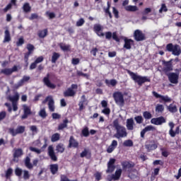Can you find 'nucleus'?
Masks as SVG:
<instances>
[{
  "label": "nucleus",
  "instance_id": "obj_23",
  "mask_svg": "<svg viewBox=\"0 0 181 181\" xmlns=\"http://www.w3.org/2000/svg\"><path fill=\"white\" fill-rule=\"evenodd\" d=\"M118 146V141L117 140L112 141L111 144L107 148V153H112L115 148Z\"/></svg>",
  "mask_w": 181,
  "mask_h": 181
},
{
  "label": "nucleus",
  "instance_id": "obj_54",
  "mask_svg": "<svg viewBox=\"0 0 181 181\" xmlns=\"http://www.w3.org/2000/svg\"><path fill=\"white\" fill-rule=\"evenodd\" d=\"M134 119L136 124H142V122H144V117H142V116H136Z\"/></svg>",
  "mask_w": 181,
  "mask_h": 181
},
{
  "label": "nucleus",
  "instance_id": "obj_5",
  "mask_svg": "<svg viewBox=\"0 0 181 181\" xmlns=\"http://www.w3.org/2000/svg\"><path fill=\"white\" fill-rule=\"evenodd\" d=\"M112 97L115 100V104L119 105L120 107H124L125 104V99H124V94H122V92H115Z\"/></svg>",
  "mask_w": 181,
  "mask_h": 181
},
{
  "label": "nucleus",
  "instance_id": "obj_2",
  "mask_svg": "<svg viewBox=\"0 0 181 181\" xmlns=\"http://www.w3.org/2000/svg\"><path fill=\"white\" fill-rule=\"evenodd\" d=\"M113 127L116 129V134H114V138L119 139V138H125L128 135L127 129L123 126L119 125V121L116 119L113 121Z\"/></svg>",
  "mask_w": 181,
  "mask_h": 181
},
{
  "label": "nucleus",
  "instance_id": "obj_63",
  "mask_svg": "<svg viewBox=\"0 0 181 181\" xmlns=\"http://www.w3.org/2000/svg\"><path fill=\"white\" fill-rule=\"evenodd\" d=\"M6 118V112L1 111L0 112V121H2V119H5Z\"/></svg>",
  "mask_w": 181,
  "mask_h": 181
},
{
  "label": "nucleus",
  "instance_id": "obj_18",
  "mask_svg": "<svg viewBox=\"0 0 181 181\" xmlns=\"http://www.w3.org/2000/svg\"><path fill=\"white\" fill-rule=\"evenodd\" d=\"M47 153L50 159L52 160L53 162H57V156H56V153H54V148H53V146H48Z\"/></svg>",
  "mask_w": 181,
  "mask_h": 181
},
{
  "label": "nucleus",
  "instance_id": "obj_35",
  "mask_svg": "<svg viewBox=\"0 0 181 181\" xmlns=\"http://www.w3.org/2000/svg\"><path fill=\"white\" fill-rule=\"evenodd\" d=\"M56 151L58 153H63L65 151L64 144L62 143L58 144L56 146Z\"/></svg>",
  "mask_w": 181,
  "mask_h": 181
},
{
  "label": "nucleus",
  "instance_id": "obj_42",
  "mask_svg": "<svg viewBox=\"0 0 181 181\" xmlns=\"http://www.w3.org/2000/svg\"><path fill=\"white\" fill-rule=\"evenodd\" d=\"M59 59H60V54L57 52H53L52 56V63H56Z\"/></svg>",
  "mask_w": 181,
  "mask_h": 181
},
{
  "label": "nucleus",
  "instance_id": "obj_49",
  "mask_svg": "<svg viewBox=\"0 0 181 181\" xmlns=\"http://www.w3.org/2000/svg\"><path fill=\"white\" fill-rule=\"evenodd\" d=\"M124 146H134V141L131 139L125 140L123 143Z\"/></svg>",
  "mask_w": 181,
  "mask_h": 181
},
{
  "label": "nucleus",
  "instance_id": "obj_37",
  "mask_svg": "<svg viewBox=\"0 0 181 181\" xmlns=\"http://www.w3.org/2000/svg\"><path fill=\"white\" fill-rule=\"evenodd\" d=\"M121 175H122V170L118 169L115 171V174H112L115 180H119V177H121Z\"/></svg>",
  "mask_w": 181,
  "mask_h": 181
},
{
  "label": "nucleus",
  "instance_id": "obj_38",
  "mask_svg": "<svg viewBox=\"0 0 181 181\" xmlns=\"http://www.w3.org/2000/svg\"><path fill=\"white\" fill-rule=\"evenodd\" d=\"M124 9L127 12H136V11H138V7L136 6H126Z\"/></svg>",
  "mask_w": 181,
  "mask_h": 181
},
{
  "label": "nucleus",
  "instance_id": "obj_44",
  "mask_svg": "<svg viewBox=\"0 0 181 181\" xmlns=\"http://www.w3.org/2000/svg\"><path fill=\"white\" fill-rule=\"evenodd\" d=\"M168 111H170V112H177V107H176V105H174L173 104H170L168 107Z\"/></svg>",
  "mask_w": 181,
  "mask_h": 181
},
{
  "label": "nucleus",
  "instance_id": "obj_40",
  "mask_svg": "<svg viewBox=\"0 0 181 181\" xmlns=\"http://www.w3.org/2000/svg\"><path fill=\"white\" fill-rule=\"evenodd\" d=\"M67 124H69V119H66L63 121V123H61L58 126V129L62 131V129H64V128H67Z\"/></svg>",
  "mask_w": 181,
  "mask_h": 181
},
{
  "label": "nucleus",
  "instance_id": "obj_25",
  "mask_svg": "<svg viewBox=\"0 0 181 181\" xmlns=\"http://www.w3.org/2000/svg\"><path fill=\"white\" fill-rule=\"evenodd\" d=\"M122 166L123 169H132L135 167V163L131 161H123Z\"/></svg>",
  "mask_w": 181,
  "mask_h": 181
},
{
  "label": "nucleus",
  "instance_id": "obj_55",
  "mask_svg": "<svg viewBox=\"0 0 181 181\" xmlns=\"http://www.w3.org/2000/svg\"><path fill=\"white\" fill-rule=\"evenodd\" d=\"M30 80V76H24L21 80H20V83L23 84H25L26 81H29Z\"/></svg>",
  "mask_w": 181,
  "mask_h": 181
},
{
  "label": "nucleus",
  "instance_id": "obj_16",
  "mask_svg": "<svg viewBox=\"0 0 181 181\" xmlns=\"http://www.w3.org/2000/svg\"><path fill=\"white\" fill-rule=\"evenodd\" d=\"M115 158H110L107 163V169L106 170L107 173H112L115 170Z\"/></svg>",
  "mask_w": 181,
  "mask_h": 181
},
{
  "label": "nucleus",
  "instance_id": "obj_48",
  "mask_svg": "<svg viewBox=\"0 0 181 181\" xmlns=\"http://www.w3.org/2000/svg\"><path fill=\"white\" fill-rule=\"evenodd\" d=\"M143 117L146 119H151V118H152V113L148 111H145L143 112Z\"/></svg>",
  "mask_w": 181,
  "mask_h": 181
},
{
  "label": "nucleus",
  "instance_id": "obj_27",
  "mask_svg": "<svg viewBox=\"0 0 181 181\" xmlns=\"http://www.w3.org/2000/svg\"><path fill=\"white\" fill-rule=\"evenodd\" d=\"M49 170L52 175H57V172H59V164H51L49 165Z\"/></svg>",
  "mask_w": 181,
  "mask_h": 181
},
{
  "label": "nucleus",
  "instance_id": "obj_26",
  "mask_svg": "<svg viewBox=\"0 0 181 181\" xmlns=\"http://www.w3.org/2000/svg\"><path fill=\"white\" fill-rule=\"evenodd\" d=\"M27 49L28 52L24 54V56H25L26 59H28V57H30V54L33 53V50H35V46H33V45L32 44H28Z\"/></svg>",
  "mask_w": 181,
  "mask_h": 181
},
{
  "label": "nucleus",
  "instance_id": "obj_24",
  "mask_svg": "<svg viewBox=\"0 0 181 181\" xmlns=\"http://www.w3.org/2000/svg\"><path fill=\"white\" fill-rule=\"evenodd\" d=\"M149 131H155V127L152 125L146 126L141 132V138H145V134H146V132H148Z\"/></svg>",
  "mask_w": 181,
  "mask_h": 181
},
{
  "label": "nucleus",
  "instance_id": "obj_21",
  "mask_svg": "<svg viewBox=\"0 0 181 181\" xmlns=\"http://www.w3.org/2000/svg\"><path fill=\"white\" fill-rule=\"evenodd\" d=\"M151 122L153 124V125H162V124H165L166 122V119H165L163 116H161L151 119Z\"/></svg>",
  "mask_w": 181,
  "mask_h": 181
},
{
  "label": "nucleus",
  "instance_id": "obj_52",
  "mask_svg": "<svg viewBox=\"0 0 181 181\" xmlns=\"http://www.w3.org/2000/svg\"><path fill=\"white\" fill-rule=\"evenodd\" d=\"M39 115L41 118H46L47 117V113H46V110L45 108L42 109L39 112Z\"/></svg>",
  "mask_w": 181,
  "mask_h": 181
},
{
  "label": "nucleus",
  "instance_id": "obj_11",
  "mask_svg": "<svg viewBox=\"0 0 181 181\" xmlns=\"http://www.w3.org/2000/svg\"><path fill=\"white\" fill-rule=\"evenodd\" d=\"M42 83L46 86V87L51 88V90H54V88H56V84L52 83L50 81V74H47L46 76L42 79Z\"/></svg>",
  "mask_w": 181,
  "mask_h": 181
},
{
  "label": "nucleus",
  "instance_id": "obj_1",
  "mask_svg": "<svg viewBox=\"0 0 181 181\" xmlns=\"http://www.w3.org/2000/svg\"><path fill=\"white\" fill-rule=\"evenodd\" d=\"M173 59H170L169 61L163 60L162 64L163 67L162 68V71L167 76L170 83L171 84H178L179 83V74L173 71Z\"/></svg>",
  "mask_w": 181,
  "mask_h": 181
},
{
  "label": "nucleus",
  "instance_id": "obj_28",
  "mask_svg": "<svg viewBox=\"0 0 181 181\" xmlns=\"http://www.w3.org/2000/svg\"><path fill=\"white\" fill-rule=\"evenodd\" d=\"M135 122H134V119L130 118L127 119V124L126 127L129 131H133L134 125Z\"/></svg>",
  "mask_w": 181,
  "mask_h": 181
},
{
  "label": "nucleus",
  "instance_id": "obj_53",
  "mask_svg": "<svg viewBox=\"0 0 181 181\" xmlns=\"http://www.w3.org/2000/svg\"><path fill=\"white\" fill-rule=\"evenodd\" d=\"M23 180H28L30 177V174H29V171L27 170H24L23 171Z\"/></svg>",
  "mask_w": 181,
  "mask_h": 181
},
{
  "label": "nucleus",
  "instance_id": "obj_29",
  "mask_svg": "<svg viewBox=\"0 0 181 181\" xmlns=\"http://www.w3.org/2000/svg\"><path fill=\"white\" fill-rule=\"evenodd\" d=\"M47 33H49L47 28H45L44 30H40L37 32V36L38 37H40V39H45V37L47 36Z\"/></svg>",
  "mask_w": 181,
  "mask_h": 181
},
{
  "label": "nucleus",
  "instance_id": "obj_10",
  "mask_svg": "<svg viewBox=\"0 0 181 181\" xmlns=\"http://www.w3.org/2000/svg\"><path fill=\"white\" fill-rule=\"evenodd\" d=\"M48 102V108L50 112H54L55 107H54V100H53V96L49 95L45 100L42 101V104H46Z\"/></svg>",
  "mask_w": 181,
  "mask_h": 181
},
{
  "label": "nucleus",
  "instance_id": "obj_32",
  "mask_svg": "<svg viewBox=\"0 0 181 181\" xmlns=\"http://www.w3.org/2000/svg\"><path fill=\"white\" fill-rule=\"evenodd\" d=\"M81 158H86V159L91 158V152L87 149H84L80 154Z\"/></svg>",
  "mask_w": 181,
  "mask_h": 181
},
{
  "label": "nucleus",
  "instance_id": "obj_61",
  "mask_svg": "<svg viewBox=\"0 0 181 181\" xmlns=\"http://www.w3.org/2000/svg\"><path fill=\"white\" fill-rule=\"evenodd\" d=\"M86 21H84V18H80L77 22H76V26H83Z\"/></svg>",
  "mask_w": 181,
  "mask_h": 181
},
{
  "label": "nucleus",
  "instance_id": "obj_19",
  "mask_svg": "<svg viewBox=\"0 0 181 181\" xmlns=\"http://www.w3.org/2000/svg\"><path fill=\"white\" fill-rule=\"evenodd\" d=\"M124 49H126L127 50H130V49L132 48V46H133L135 44V41H134V40L132 39H129L127 37L124 38Z\"/></svg>",
  "mask_w": 181,
  "mask_h": 181
},
{
  "label": "nucleus",
  "instance_id": "obj_56",
  "mask_svg": "<svg viewBox=\"0 0 181 181\" xmlns=\"http://www.w3.org/2000/svg\"><path fill=\"white\" fill-rule=\"evenodd\" d=\"M24 43H25V40L23 39V37H21L17 41L16 46H18V47L23 46Z\"/></svg>",
  "mask_w": 181,
  "mask_h": 181
},
{
  "label": "nucleus",
  "instance_id": "obj_33",
  "mask_svg": "<svg viewBox=\"0 0 181 181\" xmlns=\"http://www.w3.org/2000/svg\"><path fill=\"white\" fill-rule=\"evenodd\" d=\"M12 40V38L11 37V33L6 30L4 32V39L3 40V43H8Z\"/></svg>",
  "mask_w": 181,
  "mask_h": 181
},
{
  "label": "nucleus",
  "instance_id": "obj_47",
  "mask_svg": "<svg viewBox=\"0 0 181 181\" xmlns=\"http://www.w3.org/2000/svg\"><path fill=\"white\" fill-rule=\"evenodd\" d=\"M81 134L86 138H87V136H90V132L88 131V128L87 127H84L82 129Z\"/></svg>",
  "mask_w": 181,
  "mask_h": 181
},
{
  "label": "nucleus",
  "instance_id": "obj_7",
  "mask_svg": "<svg viewBox=\"0 0 181 181\" xmlns=\"http://www.w3.org/2000/svg\"><path fill=\"white\" fill-rule=\"evenodd\" d=\"M168 125L170 127V130L168 132V134L170 136H171V138H175L176 135H179V134H180V127L177 126L175 128V131L173 130V129L175 128V123H173V122H170L168 123Z\"/></svg>",
  "mask_w": 181,
  "mask_h": 181
},
{
  "label": "nucleus",
  "instance_id": "obj_46",
  "mask_svg": "<svg viewBox=\"0 0 181 181\" xmlns=\"http://www.w3.org/2000/svg\"><path fill=\"white\" fill-rule=\"evenodd\" d=\"M60 139V134L59 133H55L52 134L51 137L52 142H57Z\"/></svg>",
  "mask_w": 181,
  "mask_h": 181
},
{
  "label": "nucleus",
  "instance_id": "obj_20",
  "mask_svg": "<svg viewBox=\"0 0 181 181\" xmlns=\"http://www.w3.org/2000/svg\"><path fill=\"white\" fill-rule=\"evenodd\" d=\"M23 115L21 116V119H26L29 115H32V110L26 105H23Z\"/></svg>",
  "mask_w": 181,
  "mask_h": 181
},
{
  "label": "nucleus",
  "instance_id": "obj_51",
  "mask_svg": "<svg viewBox=\"0 0 181 181\" xmlns=\"http://www.w3.org/2000/svg\"><path fill=\"white\" fill-rule=\"evenodd\" d=\"M23 173V170H22V168H16L15 169V175L16 176H18V177H21L22 176V173Z\"/></svg>",
  "mask_w": 181,
  "mask_h": 181
},
{
  "label": "nucleus",
  "instance_id": "obj_50",
  "mask_svg": "<svg viewBox=\"0 0 181 181\" xmlns=\"http://www.w3.org/2000/svg\"><path fill=\"white\" fill-rule=\"evenodd\" d=\"M156 112H162L165 111V107H163V105L158 104L156 107Z\"/></svg>",
  "mask_w": 181,
  "mask_h": 181
},
{
  "label": "nucleus",
  "instance_id": "obj_3",
  "mask_svg": "<svg viewBox=\"0 0 181 181\" xmlns=\"http://www.w3.org/2000/svg\"><path fill=\"white\" fill-rule=\"evenodd\" d=\"M127 74L129 75L131 78L134 81V83H136L140 87L142 84H144V83H151V78H148V76L138 75L130 70H127Z\"/></svg>",
  "mask_w": 181,
  "mask_h": 181
},
{
  "label": "nucleus",
  "instance_id": "obj_17",
  "mask_svg": "<svg viewBox=\"0 0 181 181\" xmlns=\"http://www.w3.org/2000/svg\"><path fill=\"white\" fill-rule=\"evenodd\" d=\"M15 71H18V66L16 65H14L12 69L6 68L1 69L0 74H4V76H11V74Z\"/></svg>",
  "mask_w": 181,
  "mask_h": 181
},
{
  "label": "nucleus",
  "instance_id": "obj_31",
  "mask_svg": "<svg viewBox=\"0 0 181 181\" xmlns=\"http://www.w3.org/2000/svg\"><path fill=\"white\" fill-rule=\"evenodd\" d=\"M87 103V99L86 98V95L81 96V100L78 103L79 111H83L84 110V104Z\"/></svg>",
  "mask_w": 181,
  "mask_h": 181
},
{
  "label": "nucleus",
  "instance_id": "obj_4",
  "mask_svg": "<svg viewBox=\"0 0 181 181\" xmlns=\"http://www.w3.org/2000/svg\"><path fill=\"white\" fill-rule=\"evenodd\" d=\"M165 52H170L174 56H180L181 49L179 45L175 44L173 45V43H169L165 47Z\"/></svg>",
  "mask_w": 181,
  "mask_h": 181
},
{
  "label": "nucleus",
  "instance_id": "obj_39",
  "mask_svg": "<svg viewBox=\"0 0 181 181\" xmlns=\"http://www.w3.org/2000/svg\"><path fill=\"white\" fill-rule=\"evenodd\" d=\"M23 155V150L22 148H17L13 153V158H21Z\"/></svg>",
  "mask_w": 181,
  "mask_h": 181
},
{
  "label": "nucleus",
  "instance_id": "obj_8",
  "mask_svg": "<svg viewBox=\"0 0 181 181\" xmlns=\"http://www.w3.org/2000/svg\"><path fill=\"white\" fill-rule=\"evenodd\" d=\"M77 88H78V86L73 83L71 88H68L67 90L64 92V97H74L76 95V91L74 90H77Z\"/></svg>",
  "mask_w": 181,
  "mask_h": 181
},
{
  "label": "nucleus",
  "instance_id": "obj_62",
  "mask_svg": "<svg viewBox=\"0 0 181 181\" xmlns=\"http://www.w3.org/2000/svg\"><path fill=\"white\" fill-rule=\"evenodd\" d=\"M80 63V59L78 58H73L71 60V64H74V66H77Z\"/></svg>",
  "mask_w": 181,
  "mask_h": 181
},
{
  "label": "nucleus",
  "instance_id": "obj_43",
  "mask_svg": "<svg viewBox=\"0 0 181 181\" xmlns=\"http://www.w3.org/2000/svg\"><path fill=\"white\" fill-rule=\"evenodd\" d=\"M59 46L61 50H63L64 52H69V50H70V45H66V44L60 43Z\"/></svg>",
  "mask_w": 181,
  "mask_h": 181
},
{
  "label": "nucleus",
  "instance_id": "obj_45",
  "mask_svg": "<svg viewBox=\"0 0 181 181\" xmlns=\"http://www.w3.org/2000/svg\"><path fill=\"white\" fill-rule=\"evenodd\" d=\"M13 173V170L11 168H9L6 171L5 177L6 179H11V176H12V174Z\"/></svg>",
  "mask_w": 181,
  "mask_h": 181
},
{
  "label": "nucleus",
  "instance_id": "obj_41",
  "mask_svg": "<svg viewBox=\"0 0 181 181\" xmlns=\"http://www.w3.org/2000/svg\"><path fill=\"white\" fill-rule=\"evenodd\" d=\"M23 10L25 13H28L32 11V7H30V4H29V3H25L23 6Z\"/></svg>",
  "mask_w": 181,
  "mask_h": 181
},
{
  "label": "nucleus",
  "instance_id": "obj_15",
  "mask_svg": "<svg viewBox=\"0 0 181 181\" xmlns=\"http://www.w3.org/2000/svg\"><path fill=\"white\" fill-rule=\"evenodd\" d=\"M105 39L107 40H111V38L112 37L113 40H115L117 43H119L120 39L118 37V35H117V32L111 33L110 31L106 32L105 33Z\"/></svg>",
  "mask_w": 181,
  "mask_h": 181
},
{
  "label": "nucleus",
  "instance_id": "obj_58",
  "mask_svg": "<svg viewBox=\"0 0 181 181\" xmlns=\"http://www.w3.org/2000/svg\"><path fill=\"white\" fill-rule=\"evenodd\" d=\"M160 13H162V12H168V7H166V4H163L161 5V8L159 10Z\"/></svg>",
  "mask_w": 181,
  "mask_h": 181
},
{
  "label": "nucleus",
  "instance_id": "obj_59",
  "mask_svg": "<svg viewBox=\"0 0 181 181\" xmlns=\"http://www.w3.org/2000/svg\"><path fill=\"white\" fill-rule=\"evenodd\" d=\"M93 29H94L95 33H98L101 32V29H102L101 25L96 24L94 25Z\"/></svg>",
  "mask_w": 181,
  "mask_h": 181
},
{
  "label": "nucleus",
  "instance_id": "obj_57",
  "mask_svg": "<svg viewBox=\"0 0 181 181\" xmlns=\"http://www.w3.org/2000/svg\"><path fill=\"white\" fill-rule=\"evenodd\" d=\"M112 12L115 15V18H116V19H118V18H119V12L118 11V10L115 7H112Z\"/></svg>",
  "mask_w": 181,
  "mask_h": 181
},
{
  "label": "nucleus",
  "instance_id": "obj_14",
  "mask_svg": "<svg viewBox=\"0 0 181 181\" xmlns=\"http://www.w3.org/2000/svg\"><path fill=\"white\" fill-rule=\"evenodd\" d=\"M44 142L45 144L41 147V149L30 146L29 148L30 151H31V152H35V153H37L38 155L42 153V152L47 148V138H44Z\"/></svg>",
  "mask_w": 181,
  "mask_h": 181
},
{
  "label": "nucleus",
  "instance_id": "obj_34",
  "mask_svg": "<svg viewBox=\"0 0 181 181\" xmlns=\"http://www.w3.org/2000/svg\"><path fill=\"white\" fill-rule=\"evenodd\" d=\"M146 149H147V152H151V151H155V149L158 148V144H146L145 145Z\"/></svg>",
  "mask_w": 181,
  "mask_h": 181
},
{
  "label": "nucleus",
  "instance_id": "obj_60",
  "mask_svg": "<svg viewBox=\"0 0 181 181\" xmlns=\"http://www.w3.org/2000/svg\"><path fill=\"white\" fill-rule=\"evenodd\" d=\"M153 165L154 166H156L158 165H160V166H163V161H162L161 160H156L153 162Z\"/></svg>",
  "mask_w": 181,
  "mask_h": 181
},
{
  "label": "nucleus",
  "instance_id": "obj_9",
  "mask_svg": "<svg viewBox=\"0 0 181 181\" xmlns=\"http://www.w3.org/2000/svg\"><path fill=\"white\" fill-rule=\"evenodd\" d=\"M24 163H25V168H27V169L32 170V169H33V166H37V163H39V160L34 159L33 160V164H32V163H30V157L26 156L25 158L24 159Z\"/></svg>",
  "mask_w": 181,
  "mask_h": 181
},
{
  "label": "nucleus",
  "instance_id": "obj_13",
  "mask_svg": "<svg viewBox=\"0 0 181 181\" xmlns=\"http://www.w3.org/2000/svg\"><path fill=\"white\" fill-rule=\"evenodd\" d=\"M152 94H153V97H155L156 98H160V100H159L160 103H162V101H163L164 103H171V101H172V98H169V96H168V95L165 96V95H160L156 91H153Z\"/></svg>",
  "mask_w": 181,
  "mask_h": 181
},
{
  "label": "nucleus",
  "instance_id": "obj_30",
  "mask_svg": "<svg viewBox=\"0 0 181 181\" xmlns=\"http://www.w3.org/2000/svg\"><path fill=\"white\" fill-rule=\"evenodd\" d=\"M8 100L12 103V104H16L19 101V93H16L13 96L9 95Z\"/></svg>",
  "mask_w": 181,
  "mask_h": 181
},
{
  "label": "nucleus",
  "instance_id": "obj_12",
  "mask_svg": "<svg viewBox=\"0 0 181 181\" xmlns=\"http://www.w3.org/2000/svg\"><path fill=\"white\" fill-rule=\"evenodd\" d=\"M25 129L26 127L25 126H18L16 129H10L9 132L12 135V136H16V135H18L19 134H23Z\"/></svg>",
  "mask_w": 181,
  "mask_h": 181
},
{
  "label": "nucleus",
  "instance_id": "obj_6",
  "mask_svg": "<svg viewBox=\"0 0 181 181\" xmlns=\"http://www.w3.org/2000/svg\"><path fill=\"white\" fill-rule=\"evenodd\" d=\"M133 37L136 42H144V40H146V35L141 30H135Z\"/></svg>",
  "mask_w": 181,
  "mask_h": 181
},
{
  "label": "nucleus",
  "instance_id": "obj_36",
  "mask_svg": "<svg viewBox=\"0 0 181 181\" xmlns=\"http://www.w3.org/2000/svg\"><path fill=\"white\" fill-rule=\"evenodd\" d=\"M105 83L108 86V87H110V86H112V87H115L118 82L115 79H111L110 81L105 79Z\"/></svg>",
  "mask_w": 181,
  "mask_h": 181
},
{
  "label": "nucleus",
  "instance_id": "obj_64",
  "mask_svg": "<svg viewBox=\"0 0 181 181\" xmlns=\"http://www.w3.org/2000/svg\"><path fill=\"white\" fill-rule=\"evenodd\" d=\"M29 19L30 21H34V19H39V15H37V13H32Z\"/></svg>",
  "mask_w": 181,
  "mask_h": 181
},
{
  "label": "nucleus",
  "instance_id": "obj_22",
  "mask_svg": "<svg viewBox=\"0 0 181 181\" xmlns=\"http://www.w3.org/2000/svg\"><path fill=\"white\" fill-rule=\"evenodd\" d=\"M68 148H78V141L73 136L69 138Z\"/></svg>",
  "mask_w": 181,
  "mask_h": 181
}]
</instances>
